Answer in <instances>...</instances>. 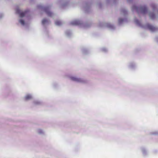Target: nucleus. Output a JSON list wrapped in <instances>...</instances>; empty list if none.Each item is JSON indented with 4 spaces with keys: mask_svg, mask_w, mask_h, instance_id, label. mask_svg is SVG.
I'll return each mask as SVG.
<instances>
[{
    "mask_svg": "<svg viewBox=\"0 0 158 158\" xmlns=\"http://www.w3.org/2000/svg\"><path fill=\"white\" fill-rule=\"evenodd\" d=\"M16 12L17 14L19 15L21 17H24L25 16L26 13V12H21V11L19 9H17L16 10Z\"/></svg>",
    "mask_w": 158,
    "mask_h": 158,
    "instance_id": "obj_1",
    "label": "nucleus"
},
{
    "mask_svg": "<svg viewBox=\"0 0 158 158\" xmlns=\"http://www.w3.org/2000/svg\"><path fill=\"white\" fill-rule=\"evenodd\" d=\"M139 9L141 13L143 14L145 13L147 11V8L145 6H143L139 8Z\"/></svg>",
    "mask_w": 158,
    "mask_h": 158,
    "instance_id": "obj_2",
    "label": "nucleus"
},
{
    "mask_svg": "<svg viewBox=\"0 0 158 158\" xmlns=\"http://www.w3.org/2000/svg\"><path fill=\"white\" fill-rule=\"evenodd\" d=\"M148 28L152 31H154L156 30V28L150 24L147 25Z\"/></svg>",
    "mask_w": 158,
    "mask_h": 158,
    "instance_id": "obj_3",
    "label": "nucleus"
},
{
    "mask_svg": "<svg viewBox=\"0 0 158 158\" xmlns=\"http://www.w3.org/2000/svg\"><path fill=\"white\" fill-rule=\"evenodd\" d=\"M44 10L48 16H52V14L51 12L49 11V8H44Z\"/></svg>",
    "mask_w": 158,
    "mask_h": 158,
    "instance_id": "obj_4",
    "label": "nucleus"
},
{
    "mask_svg": "<svg viewBox=\"0 0 158 158\" xmlns=\"http://www.w3.org/2000/svg\"><path fill=\"white\" fill-rule=\"evenodd\" d=\"M71 79L72 80L79 82H82V80L80 78H78L75 77H71Z\"/></svg>",
    "mask_w": 158,
    "mask_h": 158,
    "instance_id": "obj_5",
    "label": "nucleus"
},
{
    "mask_svg": "<svg viewBox=\"0 0 158 158\" xmlns=\"http://www.w3.org/2000/svg\"><path fill=\"white\" fill-rule=\"evenodd\" d=\"M79 24V22L78 20H75L71 23V24L72 25H78Z\"/></svg>",
    "mask_w": 158,
    "mask_h": 158,
    "instance_id": "obj_6",
    "label": "nucleus"
},
{
    "mask_svg": "<svg viewBox=\"0 0 158 158\" xmlns=\"http://www.w3.org/2000/svg\"><path fill=\"white\" fill-rule=\"evenodd\" d=\"M149 16L150 18L151 19H153L155 18V15L153 13H150L149 14Z\"/></svg>",
    "mask_w": 158,
    "mask_h": 158,
    "instance_id": "obj_7",
    "label": "nucleus"
},
{
    "mask_svg": "<svg viewBox=\"0 0 158 158\" xmlns=\"http://www.w3.org/2000/svg\"><path fill=\"white\" fill-rule=\"evenodd\" d=\"M31 98V96L30 95H27L26 96L25 99L26 100H28Z\"/></svg>",
    "mask_w": 158,
    "mask_h": 158,
    "instance_id": "obj_8",
    "label": "nucleus"
},
{
    "mask_svg": "<svg viewBox=\"0 0 158 158\" xmlns=\"http://www.w3.org/2000/svg\"><path fill=\"white\" fill-rule=\"evenodd\" d=\"M55 23L56 25L58 26L62 24L61 22L59 20L56 21Z\"/></svg>",
    "mask_w": 158,
    "mask_h": 158,
    "instance_id": "obj_9",
    "label": "nucleus"
},
{
    "mask_svg": "<svg viewBox=\"0 0 158 158\" xmlns=\"http://www.w3.org/2000/svg\"><path fill=\"white\" fill-rule=\"evenodd\" d=\"M48 22V20L46 19H44L42 21V23L43 24H44L47 23Z\"/></svg>",
    "mask_w": 158,
    "mask_h": 158,
    "instance_id": "obj_10",
    "label": "nucleus"
},
{
    "mask_svg": "<svg viewBox=\"0 0 158 158\" xmlns=\"http://www.w3.org/2000/svg\"><path fill=\"white\" fill-rule=\"evenodd\" d=\"M19 22L21 23V24L22 25H24V21L23 19H21L19 20Z\"/></svg>",
    "mask_w": 158,
    "mask_h": 158,
    "instance_id": "obj_11",
    "label": "nucleus"
},
{
    "mask_svg": "<svg viewBox=\"0 0 158 158\" xmlns=\"http://www.w3.org/2000/svg\"><path fill=\"white\" fill-rule=\"evenodd\" d=\"M123 19H121V18H120L119 19L118 22H119V23H121L122 22H123Z\"/></svg>",
    "mask_w": 158,
    "mask_h": 158,
    "instance_id": "obj_12",
    "label": "nucleus"
},
{
    "mask_svg": "<svg viewBox=\"0 0 158 158\" xmlns=\"http://www.w3.org/2000/svg\"><path fill=\"white\" fill-rule=\"evenodd\" d=\"M139 9V8L136 6H134L133 7V9H135L137 11H138Z\"/></svg>",
    "mask_w": 158,
    "mask_h": 158,
    "instance_id": "obj_13",
    "label": "nucleus"
},
{
    "mask_svg": "<svg viewBox=\"0 0 158 158\" xmlns=\"http://www.w3.org/2000/svg\"><path fill=\"white\" fill-rule=\"evenodd\" d=\"M121 12L124 14H126L127 13V11L125 10H122Z\"/></svg>",
    "mask_w": 158,
    "mask_h": 158,
    "instance_id": "obj_14",
    "label": "nucleus"
},
{
    "mask_svg": "<svg viewBox=\"0 0 158 158\" xmlns=\"http://www.w3.org/2000/svg\"><path fill=\"white\" fill-rule=\"evenodd\" d=\"M135 22L137 23H139V21L138 20H136L135 21Z\"/></svg>",
    "mask_w": 158,
    "mask_h": 158,
    "instance_id": "obj_15",
    "label": "nucleus"
}]
</instances>
